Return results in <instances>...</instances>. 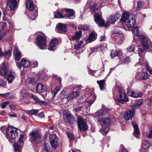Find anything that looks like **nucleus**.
Masks as SVG:
<instances>
[{"instance_id": "f257e3e1", "label": "nucleus", "mask_w": 152, "mask_h": 152, "mask_svg": "<svg viewBox=\"0 0 152 152\" xmlns=\"http://www.w3.org/2000/svg\"><path fill=\"white\" fill-rule=\"evenodd\" d=\"M121 20L119 24L122 25L123 22L125 23L127 27L129 28L133 27L135 24L134 16L133 15H129L127 12H124L123 13Z\"/></svg>"}, {"instance_id": "f03ea898", "label": "nucleus", "mask_w": 152, "mask_h": 152, "mask_svg": "<svg viewBox=\"0 0 152 152\" xmlns=\"http://www.w3.org/2000/svg\"><path fill=\"white\" fill-rule=\"evenodd\" d=\"M16 128L12 126H9L7 128L6 136L8 139H12L14 140L18 137V133Z\"/></svg>"}, {"instance_id": "7ed1b4c3", "label": "nucleus", "mask_w": 152, "mask_h": 152, "mask_svg": "<svg viewBox=\"0 0 152 152\" xmlns=\"http://www.w3.org/2000/svg\"><path fill=\"white\" fill-rule=\"evenodd\" d=\"M37 45L42 50L46 48V38L45 35H39L36 39Z\"/></svg>"}, {"instance_id": "20e7f679", "label": "nucleus", "mask_w": 152, "mask_h": 152, "mask_svg": "<svg viewBox=\"0 0 152 152\" xmlns=\"http://www.w3.org/2000/svg\"><path fill=\"white\" fill-rule=\"evenodd\" d=\"M98 122L101 125H108L110 121V118H106L105 114L102 112L98 115Z\"/></svg>"}, {"instance_id": "39448f33", "label": "nucleus", "mask_w": 152, "mask_h": 152, "mask_svg": "<svg viewBox=\"0 0 152 152\" xmlns=\"http://www.w3.org/2000/svg\"><path fill=\"white\" fill-rule=\"evenodd\" d=\"M63 114L64 118L65 120L67 119V122L71 124H73L75 123L76 122L75 118L68 110H66L64 111Z\"/></svg>"}, {"instance_id": "423d86ee", "label": "nucleus", "mask_w": 152, "mask_h": 152, "mask_svg": "<svg viewBox=\"0 0 152 152\" xmlns=\"http://www.w3.org/2000/svg\"><path fill=\"white\" fill-rule=\"evenodd\" d=\"M77 125L78 128L81 131H86L88 129V125L86 121L80 117L77 120Z\"/></svg>"}, {"instance_id": "0eeeda50", "label": "nucleus", "mask_w": 152, "mask_h": 152, "mask_svg": "<svg viewBox=\"0 0 152 152\" xmlns=\"http://www.w3.org/2000/svg\"><path fill=\"white\" fill-rule=\"evenodd\" d=\"M94 21L99 26L105 27L108 25L105 24L104 20L102 19L101 15L96 13L94 16Z\"/></svg>"}, {"instance_id": "6e6552de", "label": "nucleus", "mask_w": 152, "mask_h": 152, "mask_svg": "<svg viewBox=\"0 0 152 152\" xmlns=\"http://www.w3.org/2000/svg\"><path fill=\"white\" fill-rule=\"evenodd\" d=\"M49 140L51 147L55 149L58 146L57 142L58 138L55 134L49 135Z\"/></svg>"}, {"instance_id": "1a4fd4ad", "label": "nucleus", "mask_w": 152, "mask_h": 152, "mask_svg": "<svg viewBox=\"0 0 152 152\" xmlns=\"http://www.w3.org/2000/svg\"><path fill=\"white\" fill-rule=\"evenodd\" d=\"M30 140L31 142L39 141L40 140L41 137V135L37 130H33L30 134Z\"/></svg>"}, {"instance_id": "9d476101", "label": "nucleus", "mask_w": 152, "mask_h": 152, "mask_svg": "<svg viewBox=\"0 0 152 152\" xmlns=\"http://www.w3.org/2000/svg\"><path fill=\"white\" fill-rule=\"evenodd\" d=\"M119 94L118 101L119 102L122 103L124 102H128L129 99L123 89L119 90Z\"/></svg>"}, {"instance_id": "9b49d317", "label": "nucleus", "mask_w": 152, "mask_h": 152, "mask_svg": "<svg viewBox=\"0 0 152 152\" xmlns=\"http://www.w3.org/2000/svg\"><path fill=\"white\" fill-rule=\"evenodd\" d=\"M30 64L29 60L27 59L26 58H23L21 59L19 64L17 63L16 65L19 69H20L22 66L23 67H28L30 66Z\"/></svg>"}, {"instance_id": "f8f14e48", "label": "nucleus", "mask_w": 152, "mask_h": 152, "mask_svg": "<svg viewBox=\"0 0 152 152\" xmlns=\"http://www.w3.org/2000/svg\"><path fill=\"white\" fill-rule=\"evenodd\" d=\"M120 15L119 14H116L113 15H111L107 17V22L110 23L114 24L119 19Z\"/></svg>"}, {"instance_id": "ddd939ff", "label": "nucleus", "mask_w": 152, "mask_h": 152, "mask_svg": "<svg viewBox=\"0 0 152 152\" xmlns=\"http://www.w3.org/2000/svg\"><path fill=\"white\" fill-rule=\"evenodd\" d=\"M135 112L134 109L132 108L131 110H127L124 114V118L126 120H129L133 118L134 114Z\"/></svg>"}, {"instance_id": "4468645a", "label": "nucleus", "mask_w": 152, "mask_h": 152, "mask_svg": "<svg viewBox=\"0 0 152 152\" xmlns=\"http://www.w3.org/2000/svg\"><path fill=\"white\" fill-rule=\"evenodd\" d=\"M140 73L138 72H137L135 74V77L137 80L141 79L145 80L149 77L148 74L145 72H142L140 75Z\"/></svg>"}, {"instance_id": "2eb2a0df", "label": "nucleus", "mask_w": 152, "mask_h": 152, "mask_svg": "<svg viewBox=\"0 0 152 152\" xmlns=\"http://www.w3.org/2000/svg\"><path fill=\"white\" fill-rule=\"evenodd\" d=\"M127 94L131 97L134 98L141 97L142 96V94L140 91L129 90L127 91Z\"/></svg>"}, {"instance_id": "dca6fc26", "label": "nucleus", "mask_w": 152, "mask_h": 152, "mask_svg": "<svg viewBox=\"0 0 152 152\" xmlns=\"http://www.w3.org/2000/svg\"><path fill=\"white\" fill-rule=\"evenodd\" d=\"M132 124L134 128V132L133 134L137 138H139L140 132L137 124L135 121H132Z\"/></svg>"}, {"instance_id": "f3484780", "label": "nucleus", "mask_w": 152, "mask_h": 152, "mask_svg": "<svg viewBox=\"0 0 152 152\" xmlns=\"http://www.w3.org/2000/svg\"><path fill=\"white\" fill-rule=\"evenodd\" d=\"M46 89V87L43 84L38 83L36 85V91L38 93H41L45 91Z\"/></svg>"}, {"instance_id": "a211bd4d", "label": "nucleus", "mask_w": 152, "mask_h": 152, "mask_svg": "<svg viewBox=\"0 0 152 152\" xmlns=\"http://www.w3.org/2000/svg\"><path fill=\"white\" fill-rule=\"evenodd\" d=\"M65 11L67 13L65 15V18L70 19H73L75 18V17L74 16L75 14V11L74 10L71 9H65Z\"/></svg>"}, {"instance_id": "6ab92c4d", "label": "nucleus", "mask_w": 152, "mask_h": 152, "mask_svg": "<svg viewBox=\"0 0 152 152\" xmlns=\"http://www.w3.org/2000/svg\"><path fill=\"white\" fill-rule=\"evenodd\" d=\"M14 55L15 57V59L16 62L17 63V61H19L21 58L22 56L21 55V53L19 50L18 47L16 46H15V50L14 51Z\"/></svg>"}, {"instance_id": "aec40b11", "label": "nucleus", "mask_w": 152, "mask_h": 152, "mask_svg": "<svg viewBox=\"0 0 152 152\" xmlns=\"http://www.w3.org/2000/svg\"><path fill=\"white\" fill-rule=\"evenodd\" d=\"M7 65L4 63L2 64L0 66V72L1 74L4 76L7 75Z\"/></svg>"}, {"instance_id": "412c9836", "label": "nucleus", "mask_w": 152, "mask_h": 152, "mask_svg": "<svg viewBox=\"0 0 152 152\" xmlns=\"http://www.w3.org/2000/svg\"><path fill=\"white\" fill-rule=\"evenodd\" d=\"M142 45L140 46L139 45L138 46V54L139 56L140 57H142V56H141V53H143V52L147 49L148 48H149V45H147V43H146L145 44H144L143 42H142Z\"/></svg>"}, {"instance_id": "4be33fe9", "label": "nucleus", "mask_w": 152, "mask_h": 152, "mask_svg": "<svg viewBox=\"0 0 152 152\" xmlns=\"http://www.w3.org/2000/svg\"><path fill=\"white\" fill-rule=\"evenodd\" d=\"M7 6L10 10H14L17 6L16 0H9L7 2Z\"/></svg>"}, {"instance_id": "5701e85b", "label": "nucleus", "mask_w": 152, "mask_h": 152, "mask_svg": "<svg viewBox=\"0 0 152 152\" xmlns=\"http://www.w3.org/2000/svg\"><path fill=\"white\" fill-rule=\"evenodd\" d=\"M58 41L57 39H53L51 40L48 47V49L50 50H54L56 47V45L57 44Z\"/></svg>"}, {"instance_id": "b1692460", "label": "nucleus", "mask_w": 152, "mask_h": 152, "mask_svg": "<svg viewBox=\"0 0 152 152\" xmlns=\"http://www.w3.org/2000/svg\"><path fill=\"white\" fill-rule=\"evenodd\" d=\"M29 96L30 97L34 99L36 103L37 104L43 105H45L46 104V102L40 100L38 97L32 94H30Z\"/></svg>"}, {"instance_id": "393cba45", "label": "nucleus", "mask_w": 152, "mask_h": 152, "mask_svg": "<svg viewBox=\"0 0 152 152\" xmlns=\"http://www.w3.org/2000/svg\"><path fill=\"white\" fill-rule=\"evenodd\" d=\"M80 91H79L76 90V91H73L69 94L67 98V100H69L70 99L76 98L79 96Z\"/></svg>"}, {"instance_id": "a878e982", "label": "nucleus", "mask_w": 152, "mask_h": 152, "mask_svg": "<svg viewBox=\"0 0 152 152\" xmlns=\"http://www.w3.org/2000/svg\"><path fill=\"white\" fill-rule=\"evenodd\" d=\"M96 33L95 32L93 31L90 34L88 38L86 40V42L87 43H89L91 42L96 39Z\"/></svg>"}, {"instance_id": "bb28decb", "label": "nucleus", "mask_w": 152, "mask_h": 152, "mask_svg": "<svg viewBox=\"0 0 152 152\" xmlns=\"http://www.w3.org/2000/svg\"><path fill=\"white\" fill-rule=\"evenodd\" d=\"M25 4L27 8L30 10L32 11L34 9L33 2L31 0H26Z\"/></svg>"}, {"instance_id": "cd10ccee", "label": "nucleus", "mask_w": 152, "mask_h": 152, "mask_svg": "<svg viewBox=\"0 0 152 152\" xmlns=\"http://www.w3.org/2000/svg\"><path fill=\"white\" fill-rule=\"evenodd\" d=\"M23 146V145H22L21 143L15 142L13 144L15 151L16 152H21Z\"/></svg>"}, {"instance_id": "c85d7f7f", "label": "nucleus", "mask_w": 152, "mask_h": 152, "mask_svg": "<svg viewBox=\"0 0 152 152\" xmlns=\"http://www.w3.org/2000/svg\"><path fill=\"white\" fill-rule=\"evenodd\" d=\"M139 38L140 40V41L142 44V42L144 44L147 43V45H149V43H151V42L149 40V39L145 36H140V37Z\"/></svg>"}, {"instance_id": "c756f323", "label": "nucleus", "mask_w": 152, "mask_h": 152, "mask_svg": "<svg viewBox=\"0 0 152 152\" xmlns=\"http://www.w3.org/2000/svg\"><path fill=\"white\" fill-rule=\"evenodd\" d=\"M122 55V53L120 51L112 50L110 54V56L111 58H113L118 56H121Z\"/></svg>"}, {"instance_id": "7c9ffc66", "label": "nucleus", "mask_w": 152, "mask_h": 152, "mask_svg": "<svg viewBox=\"0 0 152 152\" xmlns=\"http://www.w3.org/2000/svg\"><path fill=\"white\" fill-rule=\"evenodd\" d=\"M104 80H97V83L99 85L100 89L101 90H104L105 88L106 84Z\"/></svg>"}, {"instance_id": "2f4dec72", "label": "nucleus", "mask_w": 152, "mask_h": 152, "mask_svg": "<svg viewBox=\"0 0 152 152\" xmlns=\"http://www.w3.org/2000/svg\"><path fill=\"white\" fill-rule=\"evenodd\" d=\"M81 34V31H77L75 33V35L73 36L72 37L73 40H75L77 42H78L79 40V38Z\"/></svg>"}, {"instance_id": "473e14b6", "label": "nucleus", "mask_w": 152, "mask_h": 152, "mask_svg": "<svg viewBox=\"0 0 152 152\" xmlns=\"http://www.w3.org/2000/svg\"><path fill=\"white\" fill-rule=\"evenodd\" d=\"M15 76V73L11 72L7 77V80L9 83H11L14 79Z\"/></svg>"}, {"instance_id": "72a5a7b5", "label": "nucleus", "mask_w": 152, "mask_h": 152, "mask_svg": "<svg viewBox=\"0 0 152 152\" xmlns=\"http://www.w3.org/2000/svg\"><path fill=\"white\" fill-rule=\"evenodd\" d=\"M58 28L59 30L63 32H65L66 31V26L65 24L60 23L57 25Z\"/></svg>"}, {"instance_id": "f704fd0d", "label": "nucleus", "mask_w": 152, "mask_h": 152, "mask_svg": "<svg viewBox=\"0 0 152 152\" xmlns=\"http://www.w3.org/2000/svg\"><path fill=\"white\" fill-rule=\"evenodd\" d=\"M38 78H33L29 77L27 79L26 81L29 84H34L37 82Z\"/></svg>"}, {"instance_id": "c9c22d12", "label": "nucleus", "mask_w": 152, "mask_h": 152, "mask_svg": "<svg viewBox=\"0 0 152 152\" xmlns=\"http://www.w3.org/2000/svg\"><path fill=\"white\" fill-rule=\"evenodd\" d=\"M132 31L134 35L136 36H139V31L137 27L134 26L133 27L132 30Z\"/></svg>"}, {"instance_id": "e433bc0d", "label": "nucleus", "mask_w": 152, "mask_h": 152, "mask_svg": "<svg viewBox=\"0 0 152 152\" xmlns=\"http://www.w3.org/2000/svg\"><path fill=\"white\" fill-rule=\"evenodd\" d=\"M109 130V128L108 127H106L103 128H102L100 130V132L104 135H106L108 133Z\"/></svg>"}, {"instance_id": "4c0bfd02", "label": "nucleus", "mask_w": 152, "mask_h": 152, "mask_svg": "<svg viewBox=\"0 0 152 152\" xmlns=\"http://www.w3.org/2000/svg\"><path fill=\"white\" fill-rule=\"evenodd\" d=\"M60 91V88L58 87H56L55 88H51V93L54 96L57 94V93Z\"/></svg>"}, {"instance_id": "58836bf2", "label": "nucleus", "mask_w": 152, "mask_h": 152, "mask_svg": "<svg viewBox=\"0 0 152 152\" xmlns=\"http://www.w3.org/2000/svg\"><path fill=\"white\" fill-rule=\"evenodd\" d=\"M20 93L22 96L24 98H27L30 95V94H28L26 90L24 89H22L20 91Z\"/></svg>"}, {"instance_id": "ea45409f", "label": "nucleus", "mask_w": 152, "mask_h": 152, "mask_svg": "<svg viewBox=\"0 0 152 152\" xmlns=\"http://www.w3.org/2000/svg\"><path fill=\"white\" fill-rule=\"evenodd\" d=\"M54 16L56 18H65V15H63L60 12H58L57 13L55 14Z\"/></svg>"}, {"instance_id": "a19ab883", "label": "nucleus", "mask_w": 152, "mask_h": 152, "mask_svg": "<svg viewBox=\"0 0 152 152\" xmlns=\"http://www.w3.org/2000/svg\"><path fill=\"white\" fill-rule=\"evenodd\" d=\"M145 66L147 70L151 74H152V68L149 66L148 64L146 62L145 64Z\"/></svg>"}, {"instance_id": "79ce46f5", "label": "nucleus", "mask_w": 152, "mask_h": 152, "mask_svg": "<svg viewBox=\"0 0 152 152\" xmlns=\"http://www.w3.org/2000/svg\"><path fill=\"white\" fill-rule=\"evenodd\" d=\"M66 134L69 139V142H70L74 139V136L71 133L69 132H67Z\"/></svg>"}, {"instance_id": "37998d69", "label": "nucleus", "mask_w": 152, "mask_h": 152, "mask_svg": "<svg viewBox=\"0 0 152 152\" xmlns=\"http://www.w3.org/2000/svg\"><path fill=\"white\" fill-rule=\"evenodd\" d=\"M92 96L94 97V98L93 100H91L90 101H89L88 103L89 104V106L91 105L94 102V101L96 99V94H94L92 95Z\"/></svg>"}, {"instance_id": "c03bdc74", "label": "nucleus", "mask_w": 152, "mask_h": 152, "mask_svg": "<svg viewBox=\"0 0 152 152\" xmlns=\"http://www.w3.org/2000/svg\"><path fill=\"white\" fill-rule=\"evenodd\" d=\"M130 62V60L127 57L124 58L123 59V63L125 64H128Z\"/></svg>"}, {"instance_id": "a18cd8bd", "label": "nucleus", "mask_w": 152, "mask_h": 152, "mask_svg": "<svg viewBox=\"0 0 152 152\" xmlns=\"http://www.w3.org/2000/svg\"><path fill=\"white\" fill-rule=\"evenodd\" d=\"M24 135L23 134L20 135V137L18 139V142L19 143H21V144L23 145V140L24 138Z\"/></svg>"}, {"instance_id": "49530a36", "label": "nucleus", "mask_w": 152, "mask_h": 152, "mask_svg": "<svg viewBox=\"0 0 152 152\" xmlns=\"http://www.w3.org/2000/svg\"><path fill=\"white\" fill-rule=\"evenodd\" d=\"M38 111V110H32L29 112V113L31 115H36L37 114Z\"/></svg>"}, {"instance_id": "de8ad7c7", "label": "nucleus", "mask_w": 152, "mask_h": 152, "mask_svg": "<svg viewBox=\"0 0 152 152\" xmlns=\"http://www.w3.org/2000/svg\"><path fill=\"white\" fill-rule=\"evenodd\" d=\"M99 8V6H98L97 4H95L94 5L93 7L92 8V13H94V12L96 10H97Z\"/></svg>"}, {"instance_id": "09e8293b", "label": "nucleus", "mask_w": 152, "mask_h": 152, "mask_svg": "<svg viewBox=\"0 0 152 152\" xmlns=\"http://www.w3.org/2000/svg\"><path fill=\"white\" fill-rule=\"evenodd\" d=\"M82 29H83V31L85 30H88L90 29L89 26L87 25H83L81 26Z\"/></svg>"}, {"instance_id": "8fccbe9b", "label": "nucleus", "mask_w": 152, "mask_h": 152, "mask_svg": "<svg viewBox=\"0 0 152 152\" xmlns=\"http://www.w3.org/2000/svg\"><path fill=\"white\" fill-rule=\"evenodd\" d=\"M127 50L128 52H133L134 50V48L133 46H130L127 49Z\"/></svg>"}, {"instance_id": "3c124183", "label": "nucleus", "mask_w": 152, "mask_h": 152, "mask_svg": "<svg viewBox=\"0 0 152 152\" xmlns=\"http://www.w3.org/2000/svg\"><path fill=\"white\" fill-rule=\"evenodd\" d=\"M37 16V12H35L34 13V15L32 14L31 15H30V17L32 20H34Z\"/></svg>"}, {"instance_id": "603ef678", "label": "nucleus", "mask_w": 152, "mask_h": 152, "mask_svg": "<svg viewBox=\"0 0 152 152\" xmlns=\"http://www.w3.org/2000/svg\"><path fill=\"white\" fill-rule=\"evenodd\" d=\"M143 3L142 1H139L137 2V8L138 10L140 9L142 6Z\"/></svg>"}, {"instance_id": "864d4df0", "label": "nucleus", "mask_w": 152, "mask_h": 152, "mask_svg": "<svg viewBox=\"0 0 152 152\" xmlns=\"http://www.w3.org/2000/svg\"><path fill=\"white\" fill-rule=\"evenodd\" d=\"M9 104V103L8 101L4 102L1 105V107L4 109L6 107V105H8Z\"/></svg>"}, {"instance_id": "5fc2aeb1", "label": "nucleus", "mask_w": 152, "mask_h": 152, "mask_svg": "<svg viewBox=\"0 0 152 152\" xmlns=\"http://www.w3.org/2000/svg\"><path fill=\"white\" fill-rule=\"evenodd\" d=\"M44 151H48L50 150V147L47 144H45L44 145Z\"/></svg>"}, {"instance_id": "6e6d98bb", "label": "nucleus", "mask_w": 152, "mask_h": 152, "mask_svg": "<svg viewBox=\"0 0 152 152\" xmlns=\"http://www.w3.org/2000/svg\"><path fill=\"white\" fill-rule=\"evenodd\" d=\"M38 62L37 61H34L32 62L31 64V66L33 67H35L38 66Z\"/></svg>"}, {"instance_id": "4d7b16f0", "label": "nucleus", "mask_w": 152, "mask_h": 152, "mask_svg": "<svg viewBox=\"0 0 152 152\" xmlns=\"http://www.w3.org/2000/svg\"><path fill=\"white\" fill-rule=\"evenodd\" d=\"M102 110L105 112H108L109 110V109L107 108L104 105H102Z\"/></svg>"}, {"instance_id": "13d9d810", "label": "nucleus", "mask_w": 152, "mask_h": 152, "mask_svg": "<svg viewBox=\"0 0 152 152\" xmlns=\"http://www.w3.org/2000/svg\"><path fill=\"white\" fill-rule=\"evenodd\" d=\"M9 95L10 93H7L3 94H0V96H1L2 97L5 98H7L8 97V96Z\"/></svg>"}, {"instance_id": "bf43d9fd", "label": "nucleus", "mask_w": 152, "mask_h": 152, "mask_svg": "<svg viewBox=\"0 0 152 152\" xmlns=\"http://www.w3.org/2000/svg\"><path fill=\"white\" fill-rule=\"evenodd\" d=\"M83 108L82 106L77 107L75 109V110L77 112H79L81 110L82 108Z\"/></svg>"}, {"instance_id": "052dcab7", "label": "nucleus", "mask_w": 152, "mask_h": 152, "mask_svg": "<svg viewBox=\"0 0 152 152\" xmlns=\"http://www.w3.org/2000/svg\"><path fill=\"white\" fill-rule=\"evenodd\" d=\"M147 136L150 138H152V128L148 133V134H147Z\"/></svg>"}, {"instance_id": "680f3d73", "label": "nucleus", "mask_w": 152, "mask_h": 152, "mask_svg": "<svg viewBox=\"0 0 152 152\" xmlns=\"http://www.w3.org/2000/svg\"><path fill=\"white\" fill-rule=\"evenodd\" d=\"M7 26V23L5 22H2V23L1 28L2 29H4Z\"/></svg>"}, {"instance_id": "e2e57ef3", "label": "nucleus", "mask_w": 152, "mask_h": 152, "mask_svg": "<svg viewBox=\"0 0 152 152\" xmlns=\"http://www.w3.org/2000/svg\"><path fill=\"white\" fill-rule=\"evenodd\" d=\"M81 45L79 44V43H78L77 44H76L75 46V48L77 50L79 49Z\"/></svg>"}, {"instance_id": "0e129e2a", "label": "nucleus", "mask_w": 152, "mask_h": 152, "mask_svg": "<svg viewBox=\"0 0 152 152\" xmlns=\"http://www.w3.org/2000/svg\"><path fill=\"white\" fill-rule=\"evenodd\" d=\"M132 106L133 107L132 108L134 109L135 110V108H137L139 107V106L137 104V102L134 103L132 105Z\"/></svg>"}, {"instance_id": "69168bd1", "label": "nucleus", "mask_w": 152, "mask_h": 152, "mask_svg": "<svg viewBox=\"0 0 152 152\" xmlns=\"http://www.w3.org/2000/svg\"><path fill=\"white\" fill-rule=\"evenodd\" d=\"M105 36L104 35L101 36L100 38V40L101 42H103L105 40Z\"/></svg>"}, {"instance_id": "338daca9", "label": "nucleus", "mask_w": 152, "mask_h": 152, "mask_svg": "<svg viewBox=\"0 0 152 152\" xmlns=\"http://www.w3.org/2000/svg\"><path fill=\"white\" fill-rule=\"evenodd\" d=\"M10 107L11 109L12 110H15L16 109L15 106L13 104L10 105Z\"/></svg>"}, {"instance_id": "774afa93", "label": "nucleus", "mask_w": 152, "mask_h": 152, "mask_svg": "<svg viewBox=\"0 0 152 152\" xmlns=\"http://www.w3.org/2000/svg\"><path fill=\"white\" fill-rule=\"evenodd\" d=\"M4 84V80L0 78V86H2Z\"/></svg>"}]
</instances>
